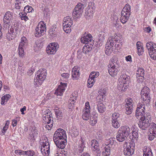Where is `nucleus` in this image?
<instances>
[{
    "mask_svg": "<svg viewBox=\"0 0 156 156\" xmlns=\"http://www.w3.org/2000/svg\"><path fill=\"white\" fill-rule=\"evenodd\" d=\"M129 127L127 126L121 127L117 133L116 139L119 142L124 141L130 133Z\"/></svg>",
    "mask_w": 156,
    "mask_h": 156,
    "instance_id": "1",
    "label": "nucleus"
},
{
    "mask_svg": "<svg viewBox=\"0 0 156 156\" xmlns=\"http://www.w3.org/2000/svg\"><path fill=\"white\" fill-rule=\"evenodd\" d=\"M130 77L126 74H122L119 79V83L117 86L118 90L121 91H125L127 88L129 82Z\"/></svg>",
    "mask_w": 156,
    "mask_h": 156,
    "instance_id": "2",
    "label": "nucleus"
},
{
    "mask_svg": "<svg viewBox=\"0 0 156 156\" xmlns=\"http://www.w3.org/2000/svg\"><path fill=\"white\" fill-rule=\"evenodd\" d=\"M123 150L124 154L126 156H130L134 151L135 144L132 141L129 143L125 142Z\"/></svg>",
    "mask_w": 156,
    "mask_h": 156,
    "instance_id": "3",
    "label": "nucleus"
},
{
    "mask_svg": "<svg viewBox=\"0 0 156 156\" xmlns=\"http://www.w3.org/2000/svg\"><path fill=\"white\" fill-rule=\"evenodd\" d=\"M46 27L43 21L40 22L35 29L34 35L36 37H40L44 35L46 32Z\"/></svg>",
    "mask_w": 156,
    "mask_h": 156,
    "instance_id": "4",
    "label": "nucleus"
},
{
    "mask_svg": "<svg viewBox=\"0 0 156 156\" xmlns=\"http://www.w3.org/2000/svg\"><path fill=\"white\" fill-rule=\"evenodd\" d=\"M73 24V21L69 16L64 18L63 22V29L67 33H69L71 31L70 27Z\"/></svg>",
    "mask_w": 156,
    "mask_h": 156,
    "instance_id": "5",
    "label": "nucleus"
},
{
    "mask_svg": "<svg viewBox=\"0 0 156 156\" xmlns=\"http://www.w3.org/2000/svg\"><path fill=\"white\" fill-rule=\"evenodd\" d=\"M150 92L149 89L147 86L144 87L141 91V100L143 101L145 103H148L150 101V98L149 94Z\"/></svg>",
    "mask_w": 156,
    "mask_h": 156,
    "instance_id": "6",
    "label": "nucleus"
},
{
    "mask_svg": "<svg viewBox=\"0 0 156 156\" xmlns=\"http://www.w3.org/2000/svg\"><path fill=\"white\" fill-rule=\"evenodd\" d=\"M53 139L54 142H56L59 139H66L65 131L62 129H58L54 135Z\"/></svg>",
    "mask_w": 156,
    "mask_h": 156,
    "instance_id": "7",
    "label": "nucleus"
},
{
    "mask_svg": "<svg viewBox=\"0 0 156 156\" xmlns=\"http://www.w3.org/2000/svg\"><path fill=\"white\" fill-rule=\"evenodd\" d=\"M108 143L105 146V151L102 153L103 156H109L110 154V151L114 147V141L112 138H110L109 140Z\"/></svg>",
    "mask_w": 156,
    "mask_h": 156,
    "instance_id": "8",
    "label": "nucleus"
},
{
    "mask_svg": "<svg viewBox=\"0 0 156 156\" xmlns=\"http://www.w3.org/2000/svg\"><path fill=\"white\" fill-rule=\"evenodd\" d=\"M91 147L93 153L96 156H100L101 151H100L98 142L95 140L91 141Z\"/></svg>",
    "mask_w": 156,
    "mask_h": 156,
    "instance_id": "9",
    "label": "nucleus"
},
{
    "mask_svg": "<svg viewBox=\"0 0 156 156\" xmlns=\"http://www.w3.org/2000/svg\"><path fill=\"white\" fill-rule=\"evenodd\" d=\"M84 6L80 3L77 4L75 8L73 13V15L78 17L81 15L83 12Z\"/></svg>",
    "mask_w": 156,
    "mask_h": 156,
    "instance_id": "10",
    "label": "nucleus"
},
{
    "mask_svg": "<svg viewBox=\"0 0 156 156\" xmlns=\"http://www.w3.org/2000/svg\"><path fill=\"white\" fill-rule=\"evenodd\" d=\"M108 73L112 77L115 76L119 71V67L113 63L108 65Z\"/></svg>",
    "mask_w": 156,
    "mask_h": 156,
    "instance_id": "11",
    "label": "nucleus"
},
{
    "mask_svg": "<svg viewBox=\"0 0 156 156\" xmlns=\"http://www.w3.org/2000/svg\"><path fill=\"white\" fill-rule=\"evenodd\" d=\"M143 104H140L139 105H138L137 108L135 116L136 117L138 118L140 116H141V118L142 115H144L145 114V106L144 105V102H143Z\"/></svg>",
    "mask_w": 156,
    "mask_h": 156,
    "instance_id": "12",
    "label": "nucleus"
},
{
    "mask_svg": "<svg viewBox=\"0 0 156 156\" xmlns=\"http://www.w3.org/2000/svg\"><path fill=\"white\" fill-rule=\"evenodd\" d=\"M141 121L138 123L139 127L142 129L145 130L150 124L151 121L149 119H144L143 117L140 118Z\"/></svg>",
    "mask_w": 156,
    "mask_h": 156,
    "instance_id": "13",
    "label": "nucleus"
},
{
    "mask_svg": "<svg viewBox=\"0 0 156 156\" xmlns=\"http://www.w3.org/2000/svg\"><path fill=\"white\" fill-rule=\"evenodd\" d=\"M126 104L125 105L126 109V113L127 114H130L133 111V104L132 99L129 98L126 99Z\"/></svg>",
    "mask_w": 156,
    "mask_h": 156,
    "instance_id": "14",
    "label": "nucleus"
},
{
    "mask_svg": "<svg viewBox=\"0 0 156 156\" xmlns=\"http://www.w3.org/2000/svg\"><path fill=\"white\" fill-rule=\"evenodd\" d=\"M58 48V45L56 44L52 43L49 45L46 48V52L48 54L52 55L55 54L57 49Z\"/></svg>",
    "mask_w": 156,
    "mask_h": 156,
    "instance_id": "15",
    "label": "nucleus"
},
{
    "mask_svg": "<svg viewBox=\"0 0 156 156\" xmlns=\"http://www.w3.org/2000/svg\"><path fill=\"white\" fill-rule=\"evenodd\" d=\"M43 74L37 75L34 79V82L36 83L37 85H41L42 82L45 79L46 76V72H44Z\"/></svg>",
    "mask_w": 156,
    "mask_h": 156,
    "instance_id": "16",
    "label": "nucleus"
},
{
    "mask_svg": "<svg viewBox=\"0 0 156 156\" xmlns=\"http://www.w3.org/2000/svg\"><path fill=\"white\" fill-rule=\"evenodd\" d=\"M66 86V83H61V85H59L58 88L56 90L55 94L57 96H62L63 93L65 90V88Z\"/></svg>",
    "mask_w": 156,
    "mask_h": 156,
    "instance_id": "17",
    "label": "nucleus"
},
{
    "mask_svg": "<svg viewBox=\"0 0 156 156\" xmlns=\"http://www.w3.org/2000/svg\"><path fill=\"white\" fill-rule=\"evenodd\" d=\"M45 145L41 146V151L44 156H48L49 153L50 146L49 143H46Z\"/></svg>",
    "mask_w": 156,
    "mask_h": 156,
    "instance_id": "18",
    "label": "nucleus"
},
{
    "mask_svg": "<svg viewBox=\"0 0 156 156\" xmlns=\"http://www.w3.org/2000/svg\"><path fill=\"white\" fill-rule=\"evenodd\" d=\"M92 37L91 35L90 34H88L86 35H84L81 37L80 41L82 43L85 44H88L89 42L91 40V42H93L94 41L92 40Z\"/></svg>",
    "mask_w": 156,
    "mask_h": 156,
    "instance_id": "19",
    "label": "nucleus"
},
{
    "mask_svg": "<svg viewBox=\"0 0 156 156\" xmlns=\"http://www.w3.org/2000/svg\"><path fill=\"white\" fill-rule=\"evenodd\" d=\"M12 13L11 12H6L4 17L3 22L9 25L10 21L12 20Z\"/></svg>",
    "mask_w": 156,
    "mask_h": 156,
    "instance_id": "20",
    "label": "nucleus"
},
{
    "mask_svg": "<svg viewBox=\"0 0 156 156\" xmlns=\"http://www.w3.org/2000/svg\"><path fill=\"white\" fill-rule=\"evenodd\" d=\"M79 69L74 67L72 71V76L73 80H77L80 75Z\"/></svg>",
    "mask_w": 156,
    "mask_h": 156,
    "instance_id": "21",
    "label": "nucleus"
},
{
    "mask_svg": "<svg viewBox=\"0 0 156 156\" xmlns=\"http://www.w3.org/2000/svg\"><path fill=\"white\" fill-rule=\"evenodd\" d=\"M130 15V13H127L123 11L121 12L120 18L121 22L123 24L125 23L128 21Z\"/></svg>",
    "mask_w": 156,
    "mask_h": 156,
    "instance_id": "22",
    "label": "nucleus"
},
{
    "mask_svg": "<svg viewBox=\"0 0 156 156\" xmlns=\"http://www.w3.org/2000/svg\"><path fill=\"white\" fill-rule=\"evenodd\" d=\"M66 142V139H59L57 142H55L57 147L60 149H64L66 146L65 143Z\"/></svg>",
    "mask_w": 156,
    "mask_h": 156,
    "instance_id": "23",
    "label": "nucleus"
},
{
    "mask_svg": "<svg viewBox=\"0 0 156 156\" xmlns=\"http://www.w3.org/2000/svg\"><path fill=\"white\" fill-rule=\"evenodd\" d=\"M30 135L31 139H35L34 137L36 136L37 133V130L34 126H31L30 128Z\"/></svg>",
    "mask_w": 156,
    "mask_h": 156,
    "instance_id": "24",
    "label": "nucleus"
},
{
    "mask_svg": "<svg viewBox=\"0 0 156 156\" xmlns=\"http://www.w3.org/2000/svg\"><path fill=\"white\" fill-rule=\"evenodd\" d=\"M55 111L57 119L59 121L61 120L63 116V114L61 109L58 108H56Z\"/></svg>",
    "mask_w": 156,
    "mask_h": 156,
    "instance_id": "25",
    "label": "nucleus"
},
{
    "mask_svg": "<svg viewBox=\"0 0 156 156\" xmlns=\"http://www.w3.org/2000/svg\"><path fill=\"white\" fill-rule=\"evenodd\" d=\"M94 13L92 7L87 9L86 10L85 16L87 19H89L93 16Z\"/></svg>",
    "mask_w": 156,
    "mask_h": 156,
    "instance_id": "26",
    "label": "nucleus"
},
{
    "mask_svg": "<svg viewBox=\"0 0 156 156\" xmlns=\"http://www.w3.org/2000/svg\"><path fill=\"white\" fill-rule=\"evenodd\" d=\"M108 41L106 44V47H115L116 44V41L115 39L111 38ZM118 41V40H117Z\"/></svg>",
    "mask_w": 156,
    "mask_h": 156,
    "instance_id": "27",
    "label": "nucleus"
},
{
    "mask_svg": "<svg viewBox=\"0 0 156 156\" xmlns=\"http://www.w3.org/2000/svg\"><path fill=\"white\" fill-rule=\"evenodd\" d=\"M154 49L149 51V54L151 58L153 60H156V45L154 46Z\"/></svg>",
    "mask_w": 156,
    "mask_h": 156,
    "instance_id": "28",
    "label": "nucleus"
},
{
    "mask_svg": "<svg viewBox=\"0 0 156 156\" xmlns=\"http://www.w3.org/2000/svg\"><path fill=\"white\" fill-rule=\"evenodd\" d=\"M10 97L11 96L9 94H6L2 96L1 98V104L2 105H4L5 103H6Z\"/></svg>",
    "mask_w": 156,
    "mask_h": 156,
    "instance_id": "29",
    "label": "nucleus"
},
{
    "mask_svg": "<svg viewBox=\"0 0 156 156\" xmlns=\"http://www.w3.org/2000/svg\"><path fill=\"white\" fill-rule=\"evenodd\" d=\"M97 108L100 113H103L105 111V106L102 103H98L97 104Z\"/></svg>",
    "mask_w": 156,
    "mask_h": 156,
    "instance_id": "30",
    "label": "nucleus"
},
{
    "mask_svg": "<svg viewBox=\"0 0 156 156\" xmlns=\"http://www.w3.org/2000/svg\"><path fill=\"white\" fill-rule=\"evenodd\" d=\"M83 114L82 115L83 119L85 120H88L90 117V111H86L85 110H83Z\"/></svg>",
    "mask_w": 156,
    "mask_h": 156,
    "instance_id": "31",
    "label": "nucleus"
},
{
    "mask_svg": "<svg viewBox=\"0 0 156 156\" xmlns=\"http://www.w3.org/2000/svg\"><path fill=\"white\" fill-rule=\"evenodd\" d=\"M76 100V98H74L73 99L72 98H70L68 104V106L69 109H72L74 108V104Z\"/></svg>",
    "mask_w": 156,
    "mask_h": 156,
    "instance_id": "32",
    "label": "nucleus"
},
{
    "mask_svg": "<svg viewBox=\"0 0 156 156\" xmlns=\"http://www.w3.org/2000/svg\"><path fill=\"white\" fill-rule=\"evenodd\" d=\"M69 134L71 136H76L78 134V131L76 129H75L74 126H73L70 130H69Z\"/></svg>",
    "mask_w": 156,
    "mask_h": 156,
    "instance_id": "33",
    "label": "nucleus"
},
{
    "mask_svg": "<svg viewBox=\"0 0 156 156\" xmlns=\"http://www.w3.org/2000/svg\"><path fill=\"white\" fill-rule=\"evenodd\" d=\"M96 80L94 79L89 76L87 80V86L89 88H91L94 85V83L95 81Z\"/></svg>",
    "mask_w": 156,
    "mask_h": 156,
    "instance_id": "34",
    "label": "nucleus"
},
{
    "mask_svg": "<svg viewBox=\"0 0 156 156\" xmlns=\"http://www.w3.org/2000/svg\"><path fill=\"white\" fill-rule=\"evenodd\" d=\"M156 45V44L152 42H148L146 44V47L149 51L154 49V46Z\"/></svg>",
    "mask_w": 156,
    "mask_h": 156,
    "instance_id": "35",
    "label": "nucleus"
},
{
    "mask_svg": "<svg viewBox=\"0 0 156 156\" xmlns=\"http://www.w3.org/2000/svg\"><path fill=\"white\" fill-rule=\"evenodd\" d=\"M144 70L142 68H139L138 69L136 72V76H144Z\"/></svg>",
    "mask_w": 156,
    "mask_h": 156,
    "instance_id": "36",
    "label": "nucleus"
},
{
    "mask_svg": "<svg viewBox=\"0 0 156 156\" xmlns=\"http://www.w3.org/2000/svg\"><path fill=\"white\" fill-rule=\"evenodd\" d=\"M130 6L128 4H126L122 9V12H124L126 13H130Z\"/></svg>",
    "mask_w": 156,
    "mask_h": 156,
    "instance_id": "37",
    "label": "nucleus"
},
{
    "mask_svg": "<svg viewBox=\"0 0 156 156\" xmlns=\"http://www.w3.org/2000/svg\"><path fill=\"white\" fill-rule=\"evenodd\" d=\"M15 34L11 33L10 31L8 30V33L7 34L6 37L7 39L10 41L12 40L15 37Z\"/></svg>",
    "mask_w": 156,
    "mask_h": 156,
    "instance_id": "38",
    "label": "nucleus"
},
{
    "mask_svg": "<svg viewBox=\"0 0 156 156\" xmlns=\"http://www.w3.org/2000/svg\"><path fill=\"white\" fill-rule=\"evenodd\" d=\"M120 120H118L112 119V124L113 127L115 128H118L120 126Z\"/></svg>",
    "mask_w": 156,
    "mask_h": 156,
    "instance_id": "39",
    "label": "nucleus"
},
{
    "mask_svg": "<svg viewBox=\"0 0 156 156\" xmlns=\"http://www.w3.org/2000/svg\"><path fill=\"white\" fill-rule=\"evenodd\" d=\"M43 120L44 121V122H51L52 123L53 121V118L52 117H49L48 116H45L44 115H43Z\"/></svg>",
    "mask_w": 156,
    "mask_h": 156,
    "instance_id": "40",
    "label": "nucleus"
},
{
    "mask_svg": "<svg viewBox=\"0 0 156 156\" xmlns=\"http://www.w3.org/2000/svg\"><path fill=\"white\" fill-rule=\"evenodd\" d=\"M150 130L153 134H156V124L155 123L153 122L151 124Z\"/></svg>",
    "mask_w": 156,
    "mask_h": 156,
    "instance_id": "41",
    "label": "nucleus"
},
{
    "mask_svg": "<svg viewBox=\"0 0 156 156\" xmlns=\"http://www.w3.org/2000/svg\"><path fill=\"white\" fill-rule=\"evenodd\" d=\"M144 156H153L151 150L147 149L144 151Z\"/></svg>",
    "mask_w": 156,
    "mask_h": 156,
    "instance_id": "42",
    "label": "nucleus"
},
{
    "mask_svg": "<svg viewBox=\"0 0 156 156\" xmlns=\"http://www.w3.org/2000/svg\"><path fill=\"white\" fill-rule=\"evenodd\" d=\"M90 41L89 42V44H85V45L84 46V47H86L85 48H87V50L89 51L92 50L93 45L94 44L93 42H91V40H90Z\"/></svg>",
    "mask_w": 156,
    "mask_h": 156,
    "instance_id": "43",
    "label": "nucleus"
},
{
    "mask_svg": "<svg viewBox=\"0 0 156 156\" xmlns=\"http://www.w3.org/2000/svg\"><path fill=\"white\" fill-rule=\"evenodd\" d=\"M106 34L103 31L101 32L98 35V39L100 41H102L105 39V35Z\"/></svg>",
    "mask_w": 156,
    "mask_h": 156,
    "instance_id": "44",
    "label": "nucleus"
},
{
    "mask_svg": "<svg viewBox=\"0 0 156 156\" xmlns=\"http://www.w3.org/2000/svg\"><path fill=\"white\" fill-rule=\"evenodd\" d=\"M120 115L118 113H114L112 115V119L120 120Z\"/></svg>",
    "mask_w": 156,
    "mask_h": 156,
    "instance_id": "45",
    "label": "nucleus"
},
{
    "mask_svg": "<svg viewBox=\"0 0 156 156\" xmlns=\"http://www.w3.org/2000/svg\"><path fill=\"white\" fill-rule=\"evenodd\" d=\"M99 75V73L98 72H92L90 74V76H91V77L94 79L97 78Z\"/></svg>",
    "mask_w": 156,
    "mask_h": 156,
    "instance_id": "46",
    "label": "nucleus"
},
{
    "mask_svg": "<svg viewBox=\"0 0 156 156\" xmlns=\"http://www.w3.org/2000/svg\"><path fill=\"white\" fill-rule=\"evenodd\" d=\"M56 29L55 28H51V29L49 30V34L51 36L53 37H55L56 35V31L55 30Z\"/></svg>",
    "mask_w": 156,
    "mask_h": 156,
    "instance_id": "47",
    "label": "nucleus"
},
{
    "mask_svg": "<svg viewBox=\"0 0 156 156\" xmlns=\"http://www.w3.org/2000/svg\"><path fill=\"white\" fill-rule=\"evenodd\" d=\"M33 10L32 7L29 5H27L24 7V11L25 12H32Z\"/></svg>",
    "mask_w": 156,
    "mask_h": 156,
    "instance_id": "48",
    "label": "nucleus"
},
{
    "mask_svg": "<svg viewBox=\"0 0 156 156\" xmlns=\"http://www.w3.org/2000/svg\"><path fill=\"white\" fill-rule=\"evenodd\" d=\"M97 122V120L96 118L90 117V123L92 126L94 125Z\"/></svg>",
    "mask_w": 156,
    "mask_h": 156,
    "instance_id": "49",
    "label": "nucleus"
},
{
    "mask_svg": "<svg viewBox=\"0 0 156 156\" xmlns=\"http://www.w3.org/2000/svg\"><path fill=\"white\" fill-rule=\"evenodd\" d=\"M48 116L49 117H52V114L51 112L49 110H46L43 112V115Z\"/></svg>",
    "mask_w": 156,
    "mask_h": 156,
    "instance_id": "50",
    "label": "nucleus"
},
{
    "mask_svg": "<svg viewBox=\"0 0 156 156\" xmlns=\"http://www.w3.org/2000/svg\"><path fill=\"white\" fill-rule=\"evenodd\" d=\"M44 140L42 139V140H41L40 141V143L41 145V146H42L43 145H45L46 143H49L48 141V139L47 137H44ZM47 144H46V145Z\"/></svg>",
    "mask_w": 156,
    "mask_h": 156,
    "instance_id": "51",
    "label": "nucleus"
},
{
    "mask_svg": "<svg viewBox=\"0 0 156 156\" xmlns=\"http://www.w3.org/2000/svg\"><path fill=\"white\" fill-rule=\"evenodd\" d=\"M24 154L28 156H33L35 154V152L33 151H24Z\"/></svg>",
    "mask_w": 156,
    "mask_h": 156,
    "instance_id": "52",
    "label": "nucleus"
},
{
    "mask_svg": "<svg viewBox=\"0 0 156 156\" xmlns=\"http://www.w3.org/2000/svg\"><path fill=\"white\" fill-rule=\"evenodd\" d=\"M40 44L38 42H36L34 46V49L35 51H39L40 49Z\"/></svg>",
    "mask_w": 156,
    "mask_h": 156,
    "instance_id": "53",
    "label": "nucleus"
},
{
    "mask_svg": "<svg viewBox=\"0 0 156 156\" xmlns=\"http://www.w3.org/2000/svg\"><path fill=\"white\" fill-rule=\"evenodd\" d=\"M46 123H47V124H46L45 126H44L45 128L48 130H50L52 126L53 121H52V123H51V122Z\"/></svg>",
    "mask_w": 156,
    "mask_h": 156,
    "instance_id": "54",
    "label": "nucleus"
},
{
    "mask_svg": "<svg viewBox=\"0 0 156 156\" xmlns=\"http://www.w3.org/2000/svg\"><path fill=\"white\" fill-rule=\"evenodd\" d=\"M133 140H137L138 138V133L135 131H133L132 133Z\"/></svg>",
    "mask_w": 156,
    "mask_h": 156,
    "instance_id": "55",
    "label": "nucleus"
},
{
    "mask_svg": "<svg viewBox=\"0 0 156 156\" xmlns=\"http://www.w3.org/2000/svg\"><path fill=\"white\" fill-rule=\"evenodd\" d=\"M141 117H143L144 119H149L150 121H151V116L149 113H145L144 115H142Z\"/></svg>",
    "mask_w": 156,
    "mask_h": 156,
    "instance_id": "56",
    "label": "nucleus"
},
{
    "mask_svg": "<svg viewBox=\"0 0 156 156\" xmlns=\"http://www.w3.org/2000/svg\"><path fill=\"white\" fill-rule=\"evenodd\" d=\"M137 79V80L139 83L142 82L144 80L145 78L144 76H136Z\"/></svg>",
    "mask_w": 156,
    "mask_h": 156,
    "instance_id": "57",
    "label": "nucleus"
},
{
    "mask_svg": "<svg viewBox=\"0 0 156 156\" xmlns=\"http://www.w3.org/2000/svg\"><path fill=\"white\" fill-rule=\"evenodd\" d=\"M24 48L19 47V55L20 56L23 57L24 55Z\"/></svg>",
    "mask_w": 156,
    "mask_h": 156,
    "instance_id": "58",
    "label": "nucleus"
},
{
    "mask_svg": "<svg viewBox=\"0 0 156 156\" xmlns=\"http://www.w3.org/2000/svg\"><path fill=\"white\" fill-rule=\"evenodd\" d=\"M156 134H153L152 133H151L148 136V139L150 140H153L156 137Z\"/></svg>",
    "mask_w": 156,
    "mask_h": 156,
    "instance_id": "59",
    "label": "nucleus"
},
{
    "mask_svg": "<svg viewBox=\"0 0 156 156\" xmlns=\"http://www.w3.org/2000/svg\"><path fill=\"white\" fill-rule=\"evenodd\" d=\"M10 31V32H11V33L13 34H15V35H16V34H17V32L18 31V29H17L16 27L15 28H10L9 30Z\"/></svg>",
    "mask_w": 156,
    "mask_h": 156,
    "instance_id": "60",
    "label": "nucleus"
},
{
    "mask_svg": "<svg viewBox=\"0 0 156 156\" xmlns=\"http://www.w3.org/2000/svg\"><path fill=\"white\" fill-rule=\"evenodd\" d=\"M24 151L21 150H17L15 151V153L17 155H21L24 154Z\"/></svg>",
    "mask_w": 156,
    "mask_h": 156,
    "instance_id": "61",
    "label": "nucleus"
},
{
    "mask_svg": "<svg viewBox=\"0 0 156 156\" xmlns=\"http://www.w3.org/2000/svg\"><path fill=\"white\" fill-rule=\"evenodd\" d=\"M69 74L68 73H63L62 74L61 76L63 78V79H67L69 76Z\"/></svg>",
    "mask_w": 156,
    "mask_h": 156,
    "instance_id": "62",
    "label": "nucleus"
},
{
    "mask_svg": "<svg viewBox=\"0 0 156 156\" xmlns=\"http://www.w3.org/2000/svg\"><path fill=\"white\" fill-rule=\"evenodd\" d=\"M84 110H85L86 111H90V106L89 102H87L86 103L85 108Z\"/></svg>",
    "mask_w": 156,
    "mask_h": 156,
    "instance_id": "63",
    "label": "nucleus"
},
{
    "mask_svg": "<svg viewBox=\"0 0 156 156\" xmlns=\"http://www.w3.org/2000/svg\"><path fill=\"white\" fill-rule=\"evenodd\" d=\"M44 71L46 72V70L45 69H40L37 72V75H40L41 74H43V73H44H44Z\"/></svg>",
    "mask_w": 156,
    "mask_h": 156,
    "instance_id": "64",
    "label": "nucleus"
}]
</instances>
